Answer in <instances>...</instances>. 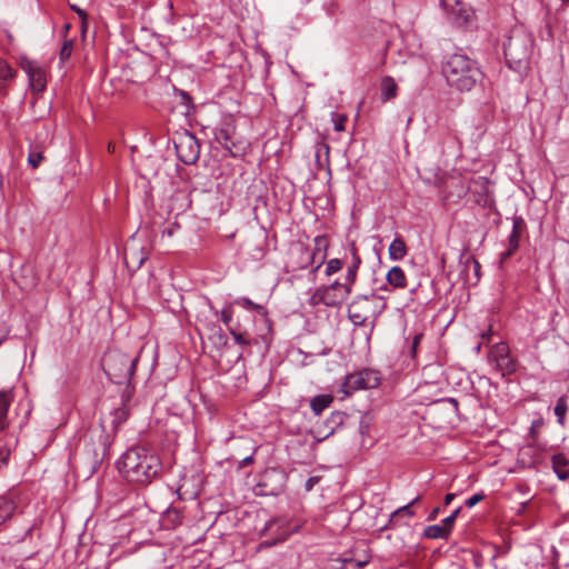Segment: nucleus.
<instances>
[{
	"label": "nucleus",
	"instance_id": "f257e3e1",
	"mask_svg": "<svg viewBox=\"0 0 569 569\" xmlns=\"http://www.w3.org/2000/svg\"><path fill=\"white\" fill-rule=\"evenodd\" d=\"M117 468L127 482L146 487L160 476L162 463L154 451L137 446L129 448L120 457Z\"/></svg>",
	"mask_w": 569,
	"mask_h": 569
},
{
	"label": "nucleus",
	"instance_id": "f03ea898",
	"mask_svg": "<svg viewBox=\"0 0 569 569\" xmlns=\"http://www.w3.org/2000/svg\"><path fill=\"white\" fill-rule=\"evenodd\" d=\"M448 84L459 91H470L482 80L478 63L465 53H453L442 64Z\"/></svg>",
	"mask_w": 569,
	"mask_h": 569
},
{
	"label": "nucleus",
	"instance_id": "7ed1b4c3",
	"mask_svg": "<svg viewBox=\"0 0 569 569\" xmlns=\"http://www.w3.org/2000/svg\"><path fill=\"white\" fill-rule=\"evenodd\" d=\"M531 47L532 39L530 34L522 29H513L503 42L507 66L517 72L525 70L529 62Z\"/></svg>",
	"mask_w": 569,
	"mask_h": 569
},
{
	"label": "nucleus",
	"instance_id": "20e7f679",
	"mask_svg": "<svg viewBox=\"0 0 569 569\" xmlns=\"http://www.w3.org/2000/svg\"><path fill=\"white\" fill-rule=\"evenodd\" d=\"M138 357H130L119 350H109L102 358V368L111 382L129 383L138 362Z\"/></svg>",
	"mask_w": 569,
	"mask_h": 569
},
{
	"label": "nucleus",
	"instance_id": "39448f33",
	"mask_svg": "<svg viewBox=\"0 0 569 569\" xmlns=\"http://www.w3.org/2000/svg\"><path fill=\"white\" fill-rule=\"evenodd\" d=\"M299 529L300 523L287 516L273 517L258 531L259 537L262 538L259 548H270L281 543Z\"/></svg>",
	"mask_w": 569,
	"mask_h": 569
},
{
	"label": "nucleus",
	"instance_id": "423d86ee",
	"mask_svg": "<svg viewBox=\"0 0 569 569\" xmlns=\"http://www.w3.org/2000/svg\"><path fill=\"white\" fill-rule=\"evenodd\" d=\"M110 445V435L103 429L91 432L89 438L86 437L84 455L90 475L96 473L103 461L109 458Z\"/></svg>",
	"mask_w": 569,
	"mask_h": 569
},
{
	"label": "nucleus",
	"instance_id": "0eeeda50",
	"mask_svg": "<svg viewBox=\"0 0 569 569\" xmlns=\"http://www.w3.org/2000/svg\"><path fill=\"white\" fill-rule=\"evenodd\" d=\"M350 287H316L306 292L307 303L310 307L323 305L327 307L340 306L349 296Z\"/></svg>",
	"mask_w": 569,
	"mask_h": 569
},
{
	"label": "nucleus",
	"instance_id": "6e6552de",
	"mask_svg": "<svg viewBox=\"0 0 569 569\" xmlns=\"http://www.w3.org/2000/svg\"><path fill=\"white\" fill-rule=\"evenodd\" d=\"M381 382V376L378 370L361 369L348 373L341 386V391L350 396L356 391L377 388Z\"/></svg>",
	"mask_w": 569,
	"mask_h": 569
},
{
	"label": "nucleus",
	"instance_id": "1a4fd4ad",
	"mask_svg": "<svg viewBox=\"0 0 569 569\" xmlns=\"http://www.w3.org/2000/svg\"><path fill=\"white\" fill-rule=\"evenodd\" d=\"M488 362L502 376H511L517 372L519 362L510 355L509 346L506 342H498L490 347Z\"/></svg>",
	"mask_w": 569,
	"mask_h": 569
},
{
	"label": "nucleus",
	"instance_id": "9d476101",
	"mask_svg": "<svg viewBox=\"0 0 569 569\" xmlns=\"http://www.w3.org/2000/svg\"><path fill=\"white\" fill-rule=\"evenodd\" d=\"M178 159L184 164H193L200 157V143L198 139L184 131L173 140Z\"/></svg>",
	"mask_w": 569,
	"mask_h": 569
},
{
	"label": "nucleus",
	"instance_id": "9b49d317",
	"mask_svg": "<svg viewBox=\"0 0 569 569\" xmlns=\"http://www.w3.org/2000/svg\"><path fill=\"white\" fill-rule=\"evenodd\" d=\"M288 476L280 468H268L266 469L258 482L260 495L262 496H278L280 495L287 485Z\"/></svg>",
	"mask_w": 569,
	"mask_h": 569
},
{
	"label": "nucleus",
	"instance_id": "f8f14e48",
	"mask_svg": "<svg viewBox=\"0 0 569 569\" xmlns=\"http://www.w3.org/2000/svg\"><path fill=\"white\" fill-rule=\"evenodd\" d=\"M347 419L348 415L346 412L338 410L333 411L329 418L315 427V433L319 440H325L341 428Z\"/></svg>",
	"mask_w": 569,
	"mask_h": 569
},
{
	"label": "nucleus",
	"instance_id": "ddd939ff",
	"mask_svg": "<svg viewBox=\"0 0 569 569\" xmlns=\"http://www.w3.org/2000/svg\"><path fill=\"white\" fill-rule=\"evenodd\" d=\"M527 224L522 217L512 218V230L508 237V247L500 253L501 262L508 260L519 248V241L523 232L526 231Z\"/></svg>",
	"mask_w": 569,
	"mask_h": 569
},
{
	"label": "nucleus",
	"instance_id": "4468645a",
	"mask_svg": "<svg viewBox=\"0 0 569 569\" xmlns=\"http://www.w3.org/2000/svg\"><path fill=\"white\" fill-rule=\"evenodd\" d=\"M23 71L29 78L32 90L41 92L44 90L47 80L43 69L34 61L26 60L21 64Z\"/></svg>",
	"mask_w": 569,
	"mask_h": 569
},
{
	"label": "nucleus",
	"instance_id": "2eb2a0df",
	"mask_svg": "<svg viewBox=\"0 0 569 569\" xmlns=\"http://www.w3.org/2000/svg\"><path fill=\"white\" fill-rule=\"evenodd\" d=\"M148 258V251L131 239L124 247V261L128 266L140 267Z\"/></svg>",
	"mask_w": 569,
	"mask_h": 569
},
{
	"label": "nucleus",
	"instance_id": "dca6fc26",
	"mask_svg": "<svg viewBox=\"0 0 569 569\" xmlns=\"http://www.w3.org/2000/svg\"><path fill=\"white\" fill-rule=\"evenodd\" d=\"M236 128L231 122H222L213 129L214 140L226 150L231 151L234 143L231 141Z\"/></svg>",
	"mask_w": 569,
	"mask_h": 569
},
{
	"label": "nucleus",
	"instance_id": "f3484780",
	"mask_svg": "<svg viewBox=\"0 0 569 569\" xmlns=\"http://www.w3.org/2000/svg\"><path fill=\"white\" fill-rule=\"evenodd\" d=\"M420 499H421V497L417 496L415 499H412L407 505L395 510L390 516L389 525L387 527L393 528V527L399 526L400 525L399 520L401 517L412 518L415 516V511L412 510V507L415 505H417L420 501Z\"/></svg>",
	"mask_w": 569,
	"mask_h": 569
},
{
	"label": "nucleus",
	"instance_id": "a211bd4d",
	"mask_svg": "<svg viewBox=\"0 0 569 569\" xmlns=\"http://www.w3.org/2000/svg\"><path fill=\"white\" fill-rule=\"evenodd\" d=\"M459 268L460 276H463V284H477L479 282L480 263L478 261L472 260L471 262L461 264Z\"/></svg>",
	"mask_w": 569,
	"mask_h": 569
},
{
	"label": "nucleus",
	"instance_id": "6ab92c4d",
	"mask_svg": "<svg viewBox=\"0 0 569 569\" xmlns=\"http://www.w3.org/2000/svg\"><path fill=\"white\" fill-rule=\"evenodd\" d=\"M12 400V391H0V431H4L10 425L8 412Z\"/></svg>",
	"mask_w": 569,
	"mask_h": 569
},
{
	"label": "nucleus",
	"instance_id": "aec40b11",
	"mask_svg": "<svg viewBox=\"0 0 569 569\" xmlns=\"http://www.w3.org/2000/svg\"><path fill=\"white\" fill-rule=\"evenodd\" d=\"M552 469L559 480H567L569 478V459L565 453H556L551 457Z\"/></svg>",
	"mask_w": 569,
	"mask_h": 569
},
{
	"label": "nucleus",
	"instance_id": "412c9836",
	"mask_svg": "<svg viewBox=\"0 0 569 569\" xmlns=\"http://www.w3.org/2000/svg\"><path fill=\"white\" fill-rule=\"evenodd\" d=\"M380 100L381 102H388L395 99L398 94V86L395 79L390 76H386L381 79L380 82Z\"/></svg>",
	"mask_w": 569,
	"mask_h": 569
},
{
	"label": "nucleus",
	"instance_id": "4be33fe9",
	"mask_svg": "<svg viewBox=\"0 0 569 569\" xmlns=\"http://www.w3.org/2000/svg\"><path fill=\"white\" fill-rule=\"evenodd\" d=\"M271 295H272V290H269L267 296L264 298H262L261 301H259V302H253L249 298H239L236 300V303L239 306H242L243 308H247V309L252 308L259 315L267 317L268 311L264 308V303L268 301V299L271 297Z\"/></svg>",
	"mask_w": 569,
	"mask_h": 569
},
{
	"label": "nucleus",
	"instance_id": "5701e85b",
	"mask_svg": "<svg viewBox=\"0 0 569 569\" xmlns=\"http://www.w3.org/2000/svg\"><path fill=\"white\" fill-rule=\"evenodd\" d=\"M333 402V396L331 395H318L310 400V408L316 416H319L331 406Z\"/></svg>",
	"mask_w": 569,
	"mask_h": 569
},
{
	"label": "nucleus",
	"instance_id": "b1692460",
	"mask_svg": "<svg viewBox=\"0 0 569 569\" xmlns=\"http://www.w3.org/2000/svg\"><path fill=\"white\" fill-rule=\"evenodd\" d=\"M351 254H352V261H351L350 266L348 267L347 274H346V282H348L350 284H352L356 281L357 271L361 263V259L358 254V250L355 247V244H352V247H351Z\"/></svg>",
	"mask_w": 569,
	"mask_h": 569
},
{
	"label": "nucleus",
	"instance_id": "393cba45",
	"mask_svg": "<svg viewBox=\"0 0 569 569\" xmlns=\"http://www.w3.org/2000/svg\"><path fill=\"white\" fill-rule=\"evenodd\" d=\"M407 254L406 243L402 239L396 238L389 246V257L392 260H401Z\"/></svg>",
	"mask_w": 569,
	"mask_h": 569
},
{
	"label": "nucleus",
	"instance_id": "a878e982",
	"mask_svg": "<svg viewBox=\"0 0 569 569\" xmlns=\"http://www.w3.org/2000/svg\"><path fill=\"white\" fill-rule=\"evenodd\" d=\"M568 411V403H567V397L561 396L557 399L556 406L553 408V412L557 417V422L560 426H565L566 423V413Z\"/></svg>",
	"mask_w": 569,
	"mask_h": 569
},
{
	"label": "nucleus",
	"instance_id": "bb28decb",
	"mask_svg": "<svg viewBox=\"0 0 569 569\" xmlns=\"http://www.w3.org/2000/svg\"><path fill=\"white\" fill-rule=\"evenodd\" d=\"M14 509L16 505L12 500L6 497H0V525L11 518Z\"/></svg>",
	"mask_w": 569,
	"mask_h": 569
},
{
	"label": "nucleus",
	"instance_id": "cd10ccee",
	"mask_svg": "<svg viewBox=\"0 0 569 569\" xmlns=\"http://www.w3.org/2000/svg\"><path fill=\"white\" fill-rule=\"evenodd\" d=\"M111 416L112 428L117 430L124 421H127L129 417V410L124 405H122L121 407L114 409Z\"/></svg>",
	"mask_w": 569,
	"mask_h": 569
},
{
	"label": "nucleus",
	"instance_id": "c85d7f7f",
	"mask_svg": "<svg viewBox=\"0 0 569 569\" xmlns=\"http://www.w3.org/2000/svg\"><path fill=\"white\" fill-rule=\"evenodd\" d=\"M543 425L545 420L542 417H538L531 421V426L527 436L531 445H536L538 442L540 429L543 427Z\"/></svg>",
	"mask_w": 569,
	"mask_h": 569
},
{
	"label": "nucleus",
	"instance_id": "c756f323",
	"mask_svg": "<svg viewBox=\"0 0 569 569\" xmlns=\"http://www.w3.org/2000/svg\"><path fill=\"white\" fill-rule=\"evenodd\" d=\"M16 76V72L12 68L0 58V90L4 88L6 83L12 80Z\"/></svg>",
	"mask_w": 569,
	"mask_h": 569
},
{
	"label": "nucleus",
	"instance_id": "7c9ffc66",
	"mask_svg": "<svg viewBox=\"0 0 569 569\" xmlns=\"http://www.w3.org/2000/svg\"><path fill=\"white\" fill-rule=\"evenodd\" d=\"M423 537L427 539H448V533L441 528L440 525L428 526L423 531Z\"/></svg>",
	"mask_w": 569,
	"mask_h": 569
},
{
	"label": "nucleus",
	"instance_id": "2f4dec72",
	"mask_svg": "<svg viewBox=\"0 0 569 569\" xmlns=\"http://www.w3.org/2000/svg\"><path fill=\"white\" fill-rule=\"evenodd\" d=\"M386 279L389 284H403L405 273L400 267H392L387 273Z\"/></svg>",
	"mask_w": 569,
	"mask_h": 569
},
{
	"label": "nucleus",
	"instance_id": "473e14b6",
	"mask_svg": "<svg viewBox=\"0 0 569 569\" xmlns=\"http://www.w3.org/2000/svg\"><path fill=\"white\" fill-rule=\"evenodd\" d=\"M229 331L232 335L236 343L240 346H249L250 340L247 337V331L242 330L239 325L234 327H229Z\"/></svg>",
	"mask_w": 569,
	"mask_h": 569
},
{
	"label": "nucleus",
	"instance_id": "72a5a7b5",
	"mask_svg": "<svg viewBox=\"0 0 569 569\" xmlns=\"http://www.w3.org/2000/svg\"><path fill=\"white\" fill-rule=\"evenodd\" d=\"M461 512V507H458L457 509H455L450 516L446 517L442 522H441V528L448 533V536H450L451 531H452V527H453V523L457 519V517L459 516V513Z\"/></svg>",
	"mask_w": 569,
	"mask_h": 569
},
{
	"label": "nucleus",
	"instance_id": "f704fd0d",
	"mask_svg": "<svg viewBox=\"0 0 569 569\" xmlns=\"http://www.w3.org/2000/svg\"><path fill=\"white\" fill-rule=\"evenodd\" d=\"M331 119H332V122H333V129L336 131H338V132L345 131L346 122L348 120L347 114L333 112L331 114Z\"/></svg>",
	"mask_w": 569,
	"mask_h": 569
},
{
	"label": "nucleus",
	"instance_id": "c9c22d12",
	"mask_svg": "<svg viewBox=\"0 0 569 569\" xmlns=\"http://www.w3.org/2000/svg\"><path fill=\"white\" fill-rule=\"evenodd\" d=\"M329 246L328 238L326 236H317L315 238V252L308 254L309 257H315L316 252H325Z\"/></svg>",
	"mask_w": 569,
	"mask_h": 569
},
{
	"label": "nucleus",
	"instance_id": "e433bc0d",
	"mask_svg": "<svg viewBox=\"0 0 569 569\" xmlns=\"http://www.w3.org/2000/svg\"><path fill=\"white\" fill-rule=\"evenodd\" d=\"M342 267H343V262L341 259H338V258L330 259L326 266V274L331 276V274L340 271L342 269Z\"/></svg>",
	"mask_w": 569,
	"mask_h": 569
},
{
	"label": "nucleus",
	"instance_id": "4c0bfd02",
	"mask_svg": "<svg viewBox=\"0 0 569 569\" xmlns=\"http://www.w3.org/2000/svg\"><path fill=\"white\" fill-rule=\"evenodd\" d=\"M423 338V333L422 332H417L413 337H412V341L409 346V356L411 359H416L417 357V351H418V348L420 346V342Z\"/></svg>",
	"mask_w": 569,
	"mask_h": 569
},
{
	"label": "nucleus",
	"instance_id": "58836bf2",
	"mask_svg": "<svg viewBox=\"0 0 569 569\" xmlns=\"http://www.w3.org/2000/svg\"><path fill=\"white\" fill-rule=\"evenodd\" d=\"M73 50V42L72 40H66L60 49L59 58L61 62H64L71 57Z\"/></svg>",
	"mask_w": 569,
	"mask_h": 569
},
{
	"label": "nucleus",
	"instance_id": "ea45409f",
	"mask_svg": "<svg viewBox=\"0 0 569 569\" xmlns=\"http://www.w3.org/2000/svg\"><path fill=\"white\" fill-rule=\"evenodd\" d=\"M368 562H369L368 558H365L362 560H355V559H345L343 560L345 569H361Z\"/></svg>",
	"mask_w": 569,
	"mask_h": 569
},
{
	"label": "nucleus",
	"instance_id": "a19ab883",
	"mask_svg": "<svg viewBox=\"0 0 569 569\" xmlns=\"http://www.w3.org/2000/svg\"><path fill=\"white\" fill-rule=\"evenodd\" d=\"M42 159H43L42 152H39V151H30L29 152L28 162L33 169L39 167Z\"/></svg>",
	"mask_w": 569,
	"mask_h": 569
},
{
	"label": "nucleus",
	"instance_id": "79ce46f5",
	"mask_svg": "<svg viewBox=\"0 0 569 569\" xmlns=\"http://www.w3.org/2000/svg\"><path fill=\"white\" fill-rule=\"evenodd\" d=\"M485 498H486V495H485L483 492H478V493H475L473 496L469 497V498L465 501V505H466L468 508H472V507H475L477 503H479L480 501H482Z\"/></svg>",
	"mask_w": 569,
	"mask_h": 569
},
{
	"label": "nucleus",
	"instance_id": "37998d69",
	"mask_svg": "<svg viewBox=\"0 0 569 569\" xmlns=\"http://www.w3.org/2000/svg\"><path fill=\"white\" fill-rule=\"evenodd\" d=\"M349 319L355 326H363L367 321L366 317L360 313L349 311Z\"/></svg>",
	"mask_w": 569,
	"mask_h": 569
},
{
	"label": "nucleus",
	"instance_id": "c03bdc74",
	"mask_svg": "<svg viewBox=\"0 0 569 569\" xmlns=\"http://www.w3.org/2000/svg\"><path fill=\"white\" fill-rule=\"evenodd\" d=\"M221 320L222 322L228 326V327H231L230 323H231V320H232V310L231 308H223L222 311H221Z\"/></svg>",
	"mask_w": 569,
	"mask_h": 569
},
{
	"label": "nucleus",
	"instance_id": "a18cd8bd",
	"mask_svg": "<svg viewBox=\"0 0 569 569\" xmlns=\"http://www.w3.org/2000/svg\"><path fill=\"white\" fill-rule=\"evenodd\" d=\"M10 449L2 448L0 449V470L3 469L9 461Z\"/></svg>",
	"mask_w": 569,
	"mask_h": 569
},
{
	"label": "nucleus",
	"instance_id": "49530a36",
	"mask_svg": "<svg viewBox=\"0 0 569 569\" xmlns=\"http://www.w3.org/2000/svg\"><path fill=\"white\" fill-rule=\"evenodd\" d=\"M71 8L79 16V18L81 19V21H82V31H84L86 30V22H87V19H88L87 12L84 10L80 9L77 6H72Z\"/></svg>",
	"mask_w": 569,
	"mask_h": 569
},
{
	"label": "nucleus",
	"instance_id": "de8ad7c7",
	"mask_svg": "<svg viewBox=\"0 0 569 569\" xmlns=\"http://www.w3.org/2000/svg\"><path fill=\"white\" fill-rule=\"evenodd\" d=\"M320 481V477L318 476H312V477H309L305 483V489L306 491H311L313 489V487Z\"/></svg>",
	"mask_w": 569,
	"mask_h": 569
},
{
	"label": "nucleus",
	"instance_id": "09e8293b",
	"mask_svg": "<svg viewBox=\"0 0 569 569\" xmlns=\"http://www.w3.org/2000/svg\"><path fill=\"white\" fill-rule=\"evenodd\" d=\"M168 518L171 519L172 523L179 525L181 523L182 515L180 511L173 510L168 512Z\"/></svg>",
	"mask_w": 569,
	"mask_h": 569
},
{
	"label": "nucleus",
	"instance_id": "8fccbe9b",
	"mask_svg": "<svg viewBox=\"0 0 569 569\" xmlns=\"http://www.w3.org/2000/svg\"><path fill=\"white\" fill-rule=\"evenodd\" d=\"M257 451V448L253 449V452L247 457H244L243 459H241L238 463V468L241 469L248 465H251L253 462V455L254 452Z\"/></svg>",
	"mask_w": 569,
	"mask_h": 569
},
{
	"label": "nucleus",
	"instance_id": "3c124183",
	"mask_svg": "<svg viewBox=\"0 0 569 569\" xmlns=\"http://www.w3.org/2000/svg\"><path fill=\"white\" fill-rule=\"evenodd\" d=\"M179 94H180V97L182 99V102L186 106V108L189 109V107L191 104V101H192L190 94L188 92H186V91H182V90L179 92Z\"/></svg>",
	"mask_w": 569,
	"mask_h": 569
},
{
	"label": "nucleus",
	"instance_id": "603ef678",
	"mask_svg": "<svg viewBox=\"0 0 569 569\" xmlns=\"http://www.w3.org/2000/svg\"><path fill=\"white\" fill-rule=\"evenodd\" d=\"M459 17L461 18L462 22L467 23L471 17V13L469 10H460Z\"/></svg>",
	"mask_w": 569,
	"mask_h": 569
},
{
	"label": "nucleus",
	"instance_id": "864d4df0",
	"mask_svg": "<svg viewBox=\"0 0 569 569\" xmlns=\"http://www.w3.org/2000/svg\"><path fill=\"white\" fill-rule=\"evenodd\" d=\"M492 335V330H491V327H489V329L487 331H483L481 333V339L485 343H488L490 341V337Z\"/></svg>",
	"mask_w": 569,
	"mask_h": 569
},
{
	"label": "nucleus",
	"instance_id": "5fc2aeb1",
	"mask_svg": "<svg viewBox=\"0 0 569 569\" xmlns=\"http://www.w3.org/2000/svg\"><path fill=\"white\" fill-rule=\"evenodd\" d=\"M440 512V508L436 507L428 516V521H432L437 518L438 513Z\"/></svg>",
	"mask_w": 569,
	"mask_h": 569
},
{
	"label": "nucleus",
	"instance_id": "6e6d98bb",
	"mask_svg": "<svg viewBox=\"0 0 569 569\" xmlns=\"http://www.w3.org/2000/svg\"><path fill=\"white\" fill-rule=\"evenodd\" d=\"M453 499H455V493H447L445 496V505L446 506L450 505Z\"/></svg>",
	"mask_w": 569,
	"mask_h": 569
},
{
	"label": "nucleus",
	"instance_id": "4d7b16f0",
	"mask_svg": "<svg viewBox=\"0 0 569 569\" xmlns=\"http://www.w3.org/2000/svg\"><path fill=\"white\" fill-rule=\"evenodd\" d=\"M446 401H448L449 403H451L456 410L458 409L459 402H458V400H457V399H455V398H448V399H446Z\"/></svg>",
	"mask_w": 569,
	"mask_h": 569
},
{
	"label": "nucleus",
	"instance_id": "13d9d810",
	"mask_svg": "<svg viewBox=\"0 0 569 569\" xmlns=\"http://www.w3.org/2000/svg\"><path fill=\"white\" fill-rule=\"evenodd\" d=\"M178 228V224H174L173 228L163 231V234H168L169 237L173 236L174 229Z\"/></svg>",
	"mask_w": 569,
	"mask_h": 569
},
{
	"label": "nucleus",
	"instance_id": "bf43d9fd",
	"mask_svg": "<svg viewBox=\"0 0 569 569\" xmlns=\"http://www.w3.org/2000/svg\"><path fill=\"white\" fill-rule=\"evenodd\" d=\"M2 187H3V181H2V176L0 174V192L2 191Z\"/></svg>",
	"mask_w": 569,
	"mask_h": 569
},
{
	"label": "nucleus",
	"instance_id": "052dcab7",
	"mask_svg": "<svg viewBox=\"0 0 569 569\" xmlns=\"http://www.w3.org/2000/svg\"><path fill=\"white\" fill-rule=\"evenodd\" d=\"M476 352H479L481 350V343H479L476 348H475Z\"/></svg>",
	"mask_w": 569,
	"mask_h": 569
},
{
	"label": "nucleus",
	"instance_id": "680f3d73",
	"mask_svg": "<svg viewBox=\"0 0 569 569\" xmlns=\"http://www.w3.org/2000/svg\"><path fill=\"white\" fill-rule=\"evenodd\" d=\"M108 149H109V151H113V146H111V143H109Z\"/></svg>",
	"mask_w": 569,
	"mask_h": 569
},
{
	"label": "nucleus",
	"instance_id": "e2e57ef3",
	"mask_svg": "<svg viewBox=\"0 0 569 569\" xmlns=\"http://www.w3.org/2000/svg\"><path fill=\"white\" fill-rule=\"evenodd\" d=\"M219 339L224 341V336L220 333Z\"/></svg>",
	"mask_w": 569,
	"mask_h": 569
},
{
	"label": "nucleus",
	"instance_id": "0e129e2a",
	"mask_svg": "<svg viewBox=\"0 0 569 569\" xmlns=\"http://www.w3.org/2000/svg\"><path fill=\"white\" fill-rule=\"evenodd\" d=\"M332 284L338 286L341 284L339 281H335Z\"/></svg>",
	"mask_w": 569,
	"mask_h": 569
},
{
	"label": "nucleus",
	"instance_id": "69168bd1",
	"mask_svg": "<svg viewBox=\"0 0 569 569\" xmlns=\"http://www.w3.org/2000/svg\"><path fill=\"white\" fill-rule=\"evenodd\" d=\"M563 3H569V0H561Z\"/></svg>",
	"mask_w": 569,
	"mask_h": 569
},
{
	"label": "nucleus",
	"instance_id": "338daca9",
	"mask_svg": "<svg viewBox=\"0 0 569 569\" xmlns=\"http://www.w3.org/2000/svg\"><path fill=\"white\" fill-rule=\"evenodd\" d=\"M306 2H309L310 0H305Z\"/></svg>",
	"mask_w": 569,
	"mask_h": 569
}]
</instances>
